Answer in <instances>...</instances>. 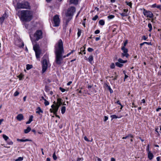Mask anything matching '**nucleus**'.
<instances>
[{"mask_svg":"<svg viewBox=\"0 0 161 161\" xmlns=\"http://www.w3.org/2000/svg\"><path fill=\"white\" fill-rule=\"evenodd\" d=\"M108 89L109 91L111 93H112L113 92V90L111 89V87L109 86H108Z\"/></svg>","mask_w":161,"mask_h":161,"instance_id":"obj_41","label":"nucleus"},{"mask_svg":"<svg viewBox=\"0 0 161 161\" xmlns=\"http://www.w3.org/2000/svg\"><path fill=\"white\" fill-rule=\"evenodd\" d=\"M27 141H32L31 140L29 139H25L24 140V142H27Z\"/></svg>","mask_w":161,"mask_h":161,"instance_id":"obj_53","label":"nucleus"},{"mask_svg":"<svg viewBox=\"0 0 161 161\" xmlns=\"http://www.w3.org/2000/svg\"><path fill=\"white\" fill-rule=\"evenodd\" d=\"M108 119V117L106 116H104V121H106Z\"/></svg>","mask_w":161,"mask_h":161,"instance_id":"obj_51","label":"nucleus"},{"mask_svg":"<svg viewBox=\"0 0 161 161\" xmlns=\"http://www.w3.org/2000/svg\"><path fill=\"white\" fill-rule=\"evenodd\" d=\"M16 118L18 120L20 121L24 119V116L22 114H19L17 116Z\"/></svg>","mask_w":161,"mask_h":161,"instance_id":"obj_13","label":"nucleus"},{"mask_svg":"<svg viewBox=\"0 0 161 161\" xmlns=\"http://www.w3.org/2000/svg\"><path fill=\"white\" fill-rule=\"evenodd\" d=\"M44 101L45 102H44V103L45 106H47L49 104V102L47 100H46Z\"/></svg>","mask_w":161,"mask_h":161,"instance_id":"obj_37","label":"nucleus"},{"mask_svg":"<svg viewBox=\"0 0 161 161\" xmlns=\"http://www.w3.org/2000/svg\"><path fill=\"white\" fill-rule=\"evenodd\" d=\"M116 103L120 105H121V104L120 103L119 101H118L117 102H116Z\"/></svg>","mask_w":161,"mask_h":161,"instance_id":"obj_62","label":"nucleus"},{"mask_svg":"<svg viewBox=\"0 0 161 161\" xmlns=\"http://www.w3.org/2000/svg\"><path fill=\"white\" fill-rule=\"evenodd\" d=\"M157 5L156 4H153L152 6V8H155V7H157Z\"/></svg>","mask_w":161,"mask_h":161,"instance_id":"obj_56","label":"nucleus"},{"mask_svg":"<svg viewBox=\"0 0 161 161\" xmlns=\"http://www.w3.org/2000/svg\"><path fill=\"white\" fill-rule=\"evenodd\" d=\"M143 13L145 16H147V17H149L150 18H152L153 17V14L149 11L146 10L145 9H144Z\"/></svg>","mask_w":161,"mask_h":161,"instance_id":"obj_10","label":"nucleus"},{"mask_svg":"<svg viewBox=\"0 0 161 161\" xmlns=\"http://www.w3.org/2000/svg\"><path fill=\"white\" fill-rule=\"evenodd\" d=\"M23 158L21 157H19L16 160V161H21V160H23Z\"/></svg>","mask_w":161,"mask_h":161,"instance_id":"obj_42","label":"nucleus"},{"mask_svg":"<svg viewBox=\"0 0 161 161\" xmlns=\"http://www.w3.org/2000/svg\"><path fill=\"white\" fill-rule=\"evenodd\" d=\"M111 161H115V159L113 158H112L111 159Z\"/></svg>","mask_w":161,"mask_h":161,"instance_id":"obj_61","label":"nucleus"},{"mask_svg":"<svg viewBox=\"0 0 161 161\" xmlns=\"http://www.w3.org/2000/svg\"><path fill=\"white\" fill-rule=\"evenodd\" d=\"M118 61L119 62L121 63H125L127 62V60H123L121 58H119L118 59Z\"/></svg>","mask_w":161,"mask_h":161,"instance_id":"obj_22","label":"nucleus"},{"mask_svg":"<svg viewBox=\"0 0 161 161\" xmlns=\"http://www.w3.org/2000/svg\"><path fill=\"white\" fill-rule=\"evenodd\" d=\"M17 141L18 142H24V140L23 139H17Z\"/></svg>","mask_w":161,"mask_h":161,"instance_id":"obj_45","label":"nucleus"},{"mask_svg":"<svg viewBox=\"0 0 161 161\" xmlns=\"http://www.w3.org/2000/svg\"><path fill=\"white\" fill-rule=\"evenodd\" d=\"M74 50H72L68 54H67L66 55V56H67V57L69 56L70 54H71V53H73L74 52Z\"/></svg>","mask_w":161,"mask_h":161,"instance_id":"obj_44","label":"nucleus"},{"mask_svg":"<svg viewBox=\"0 0 161 161\" xmlns=\"http://www.w3.org/2000/svg\"><path fill=\"white\" fill-rule=\"evenodd\" d=\"M66 110V107L65 106H63L61 108V113L64 114Z\"/></svg>","mask_w":161,"mask_h":161,"instance_id":"obj_25","label":"nucleus"},{"mask_svg":"<svg viewBox=\"0 0 161 161\" xmlns=\"http://www.w3.org/2000/svg\"><path fill=\"white\" fill-rule=\"evenodd\" d=\"M145 42H143V43H141V44H140V48H141L142 47V46L143 45L145 44Z\"/></svg>","mask_w":161,"mask_h":161,"instance_id":"obj_55","label":"nucleus"},{"mask_svg":"<svg viewBox=\"0 0 161 161\" xmlns=\"http://www.w3.org/2000/svg\"><path fill=\"white\" fill-rule=\"evenodd\" d=\"M42 33L41 30H37L34 34V36L36 38V40L38 41L42 38Z\"/></svg>","mask_w":161,"mask_h":161,"instance_id":"obj_8","label":"nucleus"},{"mask_svg":"<svg viewBox=\"0 0 161 161\" xmlns=\"http://www.w3.org/2000/svg\"><path fill=\"white\" fill-rule=\"evenodd\" d=\"M59 90L63 92H64L65 91V89L61 87H60Z\"/></svg>","mask_w":161,"mask_h":161,"instance_id":"obj_40","label":"nucleus"},{"mask_svg":"<svg viewBox=\"0 0 161 161\" xmlns=\"http://www.w3.org/2000/svg\"><path fill=\"white\" fill-rule=\"evenodd\" d=\"M36 113H38L39 114H40V113H43V111L41 109V108L40 107H38L36 108Z\"/></svg>","mask_w":161,"mask_h":161,"instance_id":"obj_18","label":"nucleus"},{"mask_svg":"<svg viewBox=\"0 0 161 161\" xmlns=\"http://www.w3.org/2000/svg\"><path fill=\"white\" fill-rule=\"evenodd\" d=\"M133 136L131 134H129L128 136L122 137V139H126L128 138V137H130V138H133Z\"/></svg>","mask_w":161,"mask_h":161,"instance_id":"obj_19","label":"nucleus"},{"mask_svg":"<svg viewBox=\"0 0 161 161\" xmlns=\"http://www.w3.org/2000/svg\"><path fill=\"white\" fill-rule=\"evenodd\" d=\"M53 26L58 27L59 26L60 23V19L58 15H55L53 17Z\"/></svg>","mask_w":161,"mask_h":161,"instance_id":"obj_7","label":"nucleus"},{"mask_svg":"<svg viewBox=\"0 0 161 161\" xmlns=\"http://www.w3.org/2000/svg\"><path fill=\"white\" fill-rule=\"evenodd\" d=\"M156 8H158L160 10H161V6L160 5H157Z\"/></svg>","mask_w":161,"mask_h":161,"instance_id":"obj_52","label":"nucleus"},{"mask_svg":"<svg viewBox=\"0 0 161 161\" xmlns=\"http://www.w3.org/2000/svg\"><path fill=\"white\" fill-rule=\"evenodd\" d=\"M70 2L71 3L77 4H78V0H70Z\"/></svg>","mask_w":161,"mask_h":161,"instance_id":"obj_23","label":"nucleus"},{"mask_svg":"<svg viewBox=\"0 0 161 161\" xmlns=\"http://www.w3.org/2000/svg\"><path fill=\"white\" fill-rule=\"evenodd\" d=\"M111 117L112 118V119H117L118 118H119V117H118L116 115L114 114L111 115Z\"/></svg>","mask_w":161,"mask_h":161,"instance_id":"obj_35","label":"nucleus"},{"mask_svg":"<svg viewBox=\"0 0 161 161\" xmlns=\"http://www.w3.org/2000/svg\"><path fill=\"white\" fill-rule=\"evenodd\" d=\"M33 66L32 65L28 64L26 65V69L27 70H29L32 68Z\"/></svg>","mask_w":161,"mask_h":161,"instance_id":"obj_27","label":"nucleus"},{"mask_svg":"<svg viewBox=\"0 0 161 161\" xmlns=\"http://www.w3.org/2000/svg\"><path fill=\"white\" fill-rule=\"evenodd\" d=\"M99 23L100 25H103L104 24L105 22L104 20L102 19L99 20Z\"/></svg>","mask_w":161,"mask_h":161,"instance_id":"obj_28","label":"nucleus"},{"mask_svg":"<svg viewBox=\"0 0 161 161\" xmlns=\"http://www.w3.org/2000/svg\"><path fill=\"white\" fill-rule=\"evenodd\" d=\"M54 109H55V108H52L50 109V111L51 113H53V114L55 115L56 114H57V112H56V113H55Z\"/></svg>","mask_w":161,"mask_h":161,"instance_id":"obj_26","label":"nucleus"},{"mask_svg":"<svg viewBox=\"0 0 161 161\" xmlns=\"http://www.w3.org/2000/svg\"><path fill=\"white\" fill-rule=\"evenodd\" d=\"M142 39L145 40H146V39H147V37L144 36H142Z\"/></svg>","mask_w":161,"mask_h":161,"instance_id":"obj_54","label":"nucleus"},{"mask_svg":"<svg viewBox=\"0 0 161 161\" xmlns=\"http://www.w3.org/2000/svg\"><path fill=\"white\" fill-rule=\"evenodd\" d=\"M3 138L5 140V141H7L9 138L8 137L4 134L3 135Z\"/></svg>","mask_w":161,"mask_h":161,"instance_id":"obj_31","label":"nucleus"},{"mask_svg":"<svg viewBox=\"0 0 161 161\" xmlns=\"http://www.w3.org/2000/svg\"><path fill=\"white\" fill-rule=\"evenodd\" d=\"M114 74H115V75H116V72H115ZM118 76V75H116L115 77L113 79V80H116Z\"/></svg>","mask_w":161,"mask_h":161,"instance_id":"obj_50","label":"nucleus"},{"mask_svg":"<svg viewBox=\"0 0 161 161\" xmlns=\"http://www.w3.org/2000/svg\"><path fill=\"white\" fill-rule=\"evenodd\" d=\"M33 49L35 52L36 58L37 59L39 58L40 57V55L41 53V51L39 46L37 44L34 45L33 46Z\"/></svg>","mask_w":161,"mask_h":161,"instance_id":"obj_6","label":"nucleus"},{"mask_svg":"<svg viewBox=\"0 0 161 161\" xmlns=\"http://www.w3.org/2000/svg\"><path fill=\"white\" fill-rule=\"evenodd\" d=\"M114 17V16L113 15H110L108 16V18L109 19H111Z\"/></svg>","mask_w":161,"mask_h":161,"instance_id":"obj_32","label":"nucleus"},{"mask_svg":"<svg viewBox=\"0 0 161 161\" xmlns=\"http://www.w3.org/2000/svg\"><path fill=\"white\" fill-rule=\"evenodd\" d=\"M127 41H125L124 42V46H124V47H125V46L127 44Z\"/></svg>","mask_w":161,"mask_h":161,"instance_id":"obj_57","label":"nucleus"},{"mask_svg":"<svg viewBox=\"0 0 161 161\" xmlns=\"http://www.w3.org/2000/svg\"><path fill=\"white\" fill-rule=\"evenodd\" d=\"M21 19L23 21H30L32 18V14L29 10H22L21 12Z\"/></svg>","mask_w":161,"mask_h":161,"instance_id":"obj_2","label":"nucleus"},{"mask_svg":"<svg viewBox=\"0 0 161 161\" xmlns=\"http://www.w3.org/2000/svg\"><path fill=\"white\" fill-rule=\"evenodd\" d=\"M148 26L149 28V31L151 32L152 29V24L151 23H148Z\"/></svg>","mask_w":161,"mask_h":161,"instance_id":"obj_30","label":"nucleus"},{"mask_svg":"<svg viewBox=\"0 0 161 161\" xmlns=\"http://www.w3.org/2000/svg\"><path fill=\"white\" fill-rule=\"evenodd\" d=\"M31 130L30 127H28L26 129L24 130V131L25 133L27 134L29 133Z\"/></svg>","mask_w":161,"mask_h":161,"instance_id":"obj_17","label":"nucleus"},{"mask_svg":"<svg viewBox=\"0 0 161 161\" xmlns=\"http://www.w3.org/2000/svg\"><path fill=\"white\" fill-rule=\"evenodd\" d=\"M47 68V62L46 59H43L42 62V72H45Z\"/></svg>","mask_w":161,"mask_h":161,"instance_id":"obj_9","label":"nucleus"},{"mask_svg":"<svg viewBox=\"0 0 161 161\" xmlns=\"http://www.w3.org/2000/svg\"><path fill=\"white\" fill-rule=\"evenodd\" d=\"M55 62L58 65H60L62 63L63 58L67 56L66 55L63 56L64 53L63 43L61 39H60L55 45Z\"/></svg>","mask_w":161,"mask_h":161,"instance_id":"obj_1","label":"nucleus"},{"mask_svg":"<svg viewBox=\"0 0 161 161\" xmlns=\"http://www.w3.org/2000/svg\"><path fill=\"white\" fill-rule=\"evenodd\" d=\"M93 49L89 47L88 48L87 50L89 52H92L93 51Z\"/></svg>","mask_w":161,"mask_h":161,"instance_id":"obj_43","label":"nucleus"},{"mask_svg":"<svg viewBox=\"0 0 161 161\" xmlns=\"http://www.w3.org/2000/svg\"><path fill=\"white\" fill-rule=\"evenodd\" d=\"M98 15H96L93 18L92 20H96L98 18Z\"/></svg>","mask_w":161,"mask_h":161,"instance_id":"obj_39","label":"nucleus"},{"mask_svg":"<svg viewBox=\"0 0 161 161\" xmlns=\"http://www.w3.org/2000/svg\"><path fill=\"white\" fill-rule=\"evenodd\" d=\"M160 159V157H158L157 158V161H159Z\"/></svg>","mask_w":161,"mask_h":161,"instance_id":"obj_64","label":"nucleus"},{"mask_svg":"<svg viewBox=\"0 0 161 161\" xmlns=\"http://www.w3.org/2000/svg\"><path fill=\"white\" fill-rule=\"evenodd\" d=\"M19 92H18L16 91L14 93V96L15 97H16V96H18L19 95Z\"/></svg>","mask_w":161,"mask_h":161,"instance_id":"obj_38","label":"nucleus"},{"mask_svg":"<svg viewBox=\"0 0 161 161\" xmlns=\"http://www.w3.org/2000/svg\"><path fill=\"white\" fill-rule=\"evenodd\" d=\"M125 3L127 4V5L129 6L130 8H131L132 3L131 2H129L127 1H126Z\"/></svg>","mask_w":161,"mask_h":161,"instance_id":"obj_33","label":"nucleus"},{"mask_svg":"<svg viewBox=\"0 0 161 161\" xmlns=\"http://www.w3.org/2000/svg\"><path fill=\"white\" fill-rule=\"evenodd\" d=\"M53 157L54 160H56L57 159V157L55 154V152H54L53 156Z\"/></svg>","mask_w":161,"mask_h":161,"instance_id":"obj_34","label":"nucleus"},{"mask_svg":"<svg viewBox=\"0 0 161 161\" xmlns=\"http://www.w3.org/2000/svg\"><path fill=\"white\" fill-rule=\"evenodd\" d=\"M94 36H92V35L90 37H89L88 38V39H92V38H94Z\"/></svg>","mask_w":161,"mask_h":161,"instance_id":"obj_60","label":"nucleus"},{"mask_svg":"<svg viewBox=\"0 0 161 161\" xmlns=\"http://www.w3.org/2000/svg\"><path fill=\"white\" fill-rule=\"evenodd\" d=\"M33 116L32 115L30 116L29 120L26 123V124H27L30 123L33 120Z\"/></svg>","mask_w":161,"mask_h":161,"instance_id":"obj_16","label":"nucleus"},{"mask_svg":"<svg viewBox=\"0 0 161 161\" xmlns=\"http://www.w3.org/2000/svg\"><path fill=\"white\" fill-rule=\"evenodd\" d=\"M148 154V158L150 160H152L153 159V153L151 152V151H149V152H147Z\"/></svg>","mask_w":161,"mask_h":161,"instance_id":"obj_15","label":"nucleus"},{"mask_svg":"<svg viewBox=\"0 0 161 161\" xmlns=\"http://www.w3.org/2000/svg\"><path fill=\"white\" fill-rule=\"evenodd\" d=\"M81 33V30L79 29H78V33H77V36L78 37H79Z\"/></svg>","mask_w":161,"mask_h":161,"instance_id":"obj_29","label":"nucleus"},{"mask_svg":"<svg viewBox=\"0 0 161 161\" xmlns=\"http://www.w3.org/2000/svg\"><path fill=\"white\" fill-rule=\"evenodd\" d=\"M115 66L114 63H112L111 64L110 67L111 69H113L115 68Z\"/></svg>","mask_w":161,"mask_h":161,"instance_id":"obj_36","label":"nucleus"},{"mask_svg":"<svg viewBox=\"0 0 161 161\" xmlns=\"http://www.w3.org/2000/svg\"><path fill=\"white\" fill-rule=\"evenodd\" d=\"M128 11V9H124L123 10V12L121 13H120V14L122 16H128V14H127Z\"/></svg>","mask_w":161,"mask_h":161,"instance_id":"obj_14","label":"nucleus"},{"mask_svg":"<svg viewBox=\"0 0 161 161\" xmlns=\"http://www.w3.org/2000/svg\"><path fill=\"white\" fill-rule=\"evenodd\" d=\"M115 65L119 67V68H121L122 67L123 65L122 64H121L119 62H117L115 63Z\"/></svg>","mask_w":161,"mask_h":161,"instance_id":"obj_20","label":"nucleus"},{"mask_svg":"<svg viewBox=\"0 0 161 161\" xmlns=\"http://www.w3.org/2000/svg\"><path fill=\"white\" fill-rule=\"evenodd\" d=\"M100 39V37H96L95 38L96 41H98V40H99Z\"/></svg>","mask_w":161,"mask_h":161,"instance_id":"obj_58","label":"nucleus"},{"mask_svg":"<svg viewBox=\"0 0 161 161\" xmlns=\"http://www.w3.org/2000/svg\"><path fill=\"white\" fill-rule=\"evenodd\" d=\"M17 7L18 8H29L30 6L27 2L18 3Z\"/></svg>","mask_w":161,"mask_h":161,"instance_id":"obj_4","label":"nucleus"},{"mask_svg":"<svg viewBox=\"0 0 161 161\" xmlns=\"http://www.w3.org/2000/svg\"><path fill=\"white\" fill-rule=\"evenodd\" d=\"M24 76V75L22 74L21 73L20 75L17 76V77L19 78V80H21L23 79Z\"/></svg>","mask_w":161,"mask_h":161,"instance_id":"obj_24","label":"nucleus"},{"mask_svg":"<svg viewBox=\"0 0 161 161\" xmlns=\"http://www.w3.org/2000/svg\"><path fill=\"white\" fill-rule=\"evenodd\" d=\"M147 152H149V151H151L149 150V145L148 144L147 147Z\"/></svg>","mask_w":161,"mask_h":161,"instance_id":"obj_47","label":"nucleus"},{"mask_svg":"<svg viewBox=\"0 0 161 161\" xmlns=\"http://www.w3.org/2000/svg\"><path fill=\"white\" fill-rule=\"evenodd\" d=\"M84 140L85 141H86L87 142H89L90 141L88 139V138L86 136H84Z\"/></svg>","mask_w":161,"mask_h":161,"instance_id":"obj_49","label":"nucleus"},{"mask_svg":"<svg viewBox=\"0 0 161 161\" xmlns=\"http://www.w3.org/2000/svg\"><path fill=\"white\" fill-rule=\"evenodd\" d=\"M75 11V8L73 7H71L68 9L67 12L65 13V15L67 18L66 21V25H68L69 22L72 19L74 14Z\"/></svg>","mask_w":161,"mask_h":161,"instance_id":"obj_3","label":"nucleus"},{"mask_svg":"<svg viewBox=\"0 0 161 161\" xmlns=\"http://www.w3.org/2000/svg\"><path fill=\"white\" fill-rule=\"evenodd\" d=\"M62 104V99L60 98H58L57 100V104L55 105L54 104H53L51 106V108H55V113L57 112L59 107Z\"/></svg>","mask_w":161,"mask_h":161,"instance_id":"obj_5","label":"nucleus"},{"mask_svg":"<svg viewBox=\"0 0 161 161\" xmlns=\"http://www.w3.org/2000/svg\"><path fill=\"white\" fill-rule=\"evenodd\" d=\"M7 14L5 13L1 17H0V23L2 24L3 23L4 19L6 18Z\"/></svg>","mask_w":161,"mask_h":161,"instance_id":"obj_12","label":"nucleus"},{"mask_svg":"<svg viewBox=\"0 0 161 161\" xmlns=\"http://www.w3.org/2000/svg\"><path fill=\"white\" fill-rule=\"evenodd\" d=\"M7 143H8V144L9 145H12L13 144V142L12 141L8 142H7Z\"/></svg>","mask_w":161,"mask_h":161,"instance_id":"obj_46","label":"nucleus"},{"mask_svg":"<svg viewBox=\"0 0 161 161\" xmlns=\"http://www.w3.org/2000/svg\"><path fill=\"white\" fill-rule=\"evenodd\" d=\"M122 50L123 51V53H122V57H126L128 58L129 56V54L128 53V49L125 48L124 46H123L121 48Z\"/></svg>","mask_w":161,"mask_h":161,"instance_id":"obj_11","label":"nucleus"},{"mask_svg":"<svg viewBox=\"0 0 161 161\" xmlns=\"http://www.w3.org/2000/svg\"><path fill=\"white\" fill-rule=\"evenodd\" d=\"M72 83V82L71 81H69V82H68L67 84V85L68 86H69Z\"/></svg>","mask_w":161,"mask_h":161,"instance_id":"obj_59","label":"nucleus"},{"mask_svg":"<svg viewBox=\"0 0 161 161\" xmlns=\"http://www.w3.org/2000/svg\"><path fill=\"white\" fill-rule=\"evenodd\" d=\"M93 57L92 55H90L88 58V61L91 64L92 63V62L93 60Z\"/></svg>","mask_w":161,"mask_h":161,"instance_id":"obj_21","label":"nucleus"},{"mask_svg":"<svg viewBox=\"0 0 161 161\" xmlns=\"http://www.w3.org/2000/svg\"><path fill=\"white\" fill-rule=\"evenodd\" d=\"M99 32H100V31L98 30H96L95 31V34H98L99 33Z\"/></svg>","mask_w":161,"mask_h":161,"instance_id":"obj_48","label":"nucleus"},{"mask_svg":"<svg viewBox=\"0 0 161 161\" xmlns=\"http://www.w3.org/2000/svg\"><path fill=\"white\" fill-rule=\"evenodd\" d=\"M128 76L126 74L125 75L124 80H125V79H126L127 78H128Z\"/></svg>","mask_w":161,"mask_h":161,"instance_id":"obj_63","label":"nucleus"}]
</instances>
